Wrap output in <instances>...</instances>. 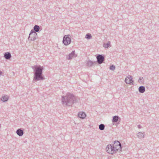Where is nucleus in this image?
<instances>
[{"label": "nucleus", "mask_w": 159, "mask_h": 159, "mask_svg": "<svg viewBox=\"0 0 159 159\" xmlns=\"http://www.w3.org/2000/svg\"><path fill=\"white\" fill-rule=\"evenodd\" d=\"M107 152L109 154H113L115 153V150L114 149V147L111 144H109L106 147Z\"/></svg>", "instance_id": "nucleus-5"}, {"label": "nucleus", "mask_w": 159, "mask_h": 159, "mask_svg": "<svg viewBox=\"0 0 159 159\" xmlns=\"http://www.w3.org/2000/svg\"><path fill=\"white\" fill-rule=\"evenodd\" d=\"M61 100L62 104L66 106H70L78 102L75 96L70 93H68L65 96H62Z\"/></svg>", "instance_id": "nucleus-2"}, {"label": "nucleus", "mask_w": 159, "mask_h": 159, "mask_svg": "<svg viewBox=\"0 0 159 159\" xmlns=\"http://www.w3.org/2000/svg\"><path fill=\"white\" fill-rule=\"evenodd\" d=\"M97 62L99 64L102 63L105 60V57L102 54H98L96 57Z\"/></svg>", "instance_id": "nucleus-6"}, {"label": "nucleus", "mask_w": 159, "mask_h": 159, "mask_svg": "<svg viewBox=\"0 0 159 159\" xmlns=\"http://www.w3.org/2000/svg\"><path fill=\"white\" fill-rule=\"evenodd\" d=\"M4 57L6 59L9 60L11 57V53L9 52H6L4 53Z\"/></svg>", "instance_id": "nucleus-10"}, {"label": "nucleus", "mask_w": 159, "mask_h": 159, "mask_svg": "<svg viewBox=\"0 0 159 159\" xmlns=\"http://www.w3.org/2000/svg\"><path fill=\"white\" fill-rule=\"evenodd\" d=\"M31 68L33 70L34 74L33 83L45 79V78L43 74L44 67L40 65H35L32 66Z\"/></svg>", "instance_id": "nucleus-1"}, {"label": "nucleus", "mask_w": 159, "mask_h": 159, "mask_svg": "<svg viewBox=\"0 0 159 159\" xmlns=\"http://www.w3.org/2000/svg\"><path fill=\"white\" fill-rule=\"evenodd\" d=\"M138 82L140 83H143L144 80L143 77H140L138 80Z\"/></svg>", "instance_id": "nucleus-23"}, {"label": "nucleus", "mask_w": 159, "mask_h": 159, "mask_svg": "<svg viewBox=\"0 0 159 159\" xmlns=\"http://www.w3.org/2000/svg\"><path fill=\"white\" fill-rule=\"evenodd\" d=\"M16 132L17 134L20 137L22 136L24 134L23 130L21 129H17Z\"/></svg>", "instance_id": "nucleus-11"}, {"label": "nucleus", "mask_w": 159, "mask_h": 159, "mask_svg": "<svg viewBox=\"0 0 159 159\" xmlns=\"http://www.w3.org/2000/svg\"><path fill=\"white\" fill-rule=\"evenodd\" d=\"M71 42V39L70 35H66L64 36L63 38V43L66 46L69 44Z\"/></svg>", "instance_id": "nucleus-3"}, {"label": "nucleus", "mask_w": 159, "mask_h": 159, "mask_svg": "<svg viewBox=\"0 0 159 159\" xmlns=\"http://www.w3.org/2000/svg\"><path fill=\"white\" fill-rule=\"evenodd\" d=\"M9 99V97L8 96L6 95L2 96L1 98V100L3 102H5L7 101Z\"/></svg>", "instance_id": "nucleus-15"}, {"label": "nucleus", "mask_w": 159, "mask_h": 159, "mask_svg": "<svg viewBox=\"0 0 159 159\" xmlns=\"http://www.w3.org/2000/svg\"><path fill=\"white\" fill-rule=\"evenodd\" d=\"M114 149L115 150V153L117 151L120 152L122 151V147H118L117 146L114 147Z\"/></svg>", "instance_id": "nucleus-19"}, {"label": "nucleus", "mask_w": 159, "mask_h": 159, "mask_svg": "<svg viewBox=\"0 0 159 159\" xmlns=\"http://www.w3.org/2000/svg\"><path fill=\"white\" fill-rule=\"evenodd\" d=\"M132 76L130 75H129L125 80V81L127 84H133L134 81L133 80Z\"/></svg>", "instance_id": "nucleus-7"}, {"label": "nucleus", "mask_w": 159, "mask_h": 159, "mask_svg": "<svg viewBox=\"0 0 159 159\" xmlns=\"http://www.w3.org/2000/svg\"><path fill=\"white\" fill-rule=\"evenodd\" d=\"M2 72L0 70V76L2 74Z\"/></svg>", "instance_id": "nucleus-26"}, {"label": "nucleus", "mask_w": 159, "mask_h": 159, "mask_svg": "<svg viewBox=\"0 0 159 159\" xmlns=\"http://www.w3.org/2000/svg\"><path fill=\"white\" fill-rule=\"evenodd\" d=\"M78 116L82 119H84L86 116V114L84 112H79L78 114Z\"/></svg>", "instance_id": "nucleus-12"}, {"label": "nucleus", "mask_w": 159, "mask_h": 159, "mask_svg": "<svg viewBox=\"0 0 159 159\" xmlns=\"http://www.w3.org/2000/svg\"><path fill=\"white\" fill-rule=\"evenodd\" d=\"M144 132H139L137 134V136L139 139H142L144 138Z\"/></svg>", "instance_id": "nucleus-17"}, {"label": "nucleus", "mask_w": 159, "mask_h": 159, "mask_svg": "<svg viewBox=\"0 0 159 159\" xmlns=\"http://www.w3.org/2000/svg\"><path fill=\"white\" fill-rule=\"evenodd\" d=\"M109 69L111 70H114L115 69V66L114 65H111L110 66Z\"/></svg>", "instance_id": "nucleus-24"}, {"label": "nucleus", "mask_w": 159, "mask_h": 159, "mask_svg": "<svg viewBox=\"0 0 159 159\" xmlns=\"http://www.w3.org/2000/svg\"><path fill=\"white\" fill-rule=\"evenodd\" d=\"M85 38L89 39H91L92 38V36L91 34L88 33L86 35Z\"/></svg>", "instance_id": "nucleus-22"}, {"label": "nucleus", "mask_w": 159, "mask_h": 159, "mask_svg": "<svg viewBox=\"0 0 159 159\" xmlns=\"http://www.w3.org/2000/svg\"><path fill=\"white\" fill-rule=\"evenodd\" d=\"M139 91L141 93H143L145 91V88L144 86H141L139 88Z\"/></svg>", "instance_id": "nucleus-18"}, {"label": "nucleus", "mask_w": 159, "mask_h": 159, "mask_svg": "<svg viewBox=\"0 0 159 159\" xmlns=\"http://www.w3.org/2000/svg\"><path fill=\"white\" fill-rule=\"evenodd\" d=\"M112 145L113 147L117 146L118 147H122L121 143L118 141H115Z\"/></svg>", "instance_id": "nucleus-16"}, {"label": "nucleus", "mask_w": 159, "mask_h": 159, "mask_svg": "<svg viewBox=\"0 0 159 159\" xmlns=\"http://www.w3.org/2000/svg\"><path fill=\"white\" fill-rule=\"evenodd\" d=\"M96 63V61H93L91 60H89L87 61L86 65L87 66L90 67L94 66Z\"/></svg>", "instance_id": "nucleus-9"}, {"label": "nucleus", "mask_w": 159, "mask_h": 159, "mask_svg": "<svg viewBox=\"0 0 159 159\" xmlns=\"http://www.w3.org/2000/svg\"><path fill=\"white\" fill-rule=\"evenodd\" d=\"M75 51H73L71 53L69 54L67 57L68 60H70L72 59L73 57H75Z\"/></svg>", "instance_id": "nucleus-14"}, {"label": "nucleus", "mask_w": 159, "mask_h": 159, "mask_svg": "<svg viewBox=\"0 0 159 159\" xmlns=\"http://www.w3.org/2000/svg\"><path fill=\"white\" fill-rule=\"evenodd\" d=\"M37 34L31 30L29 34L28 39L30 41H34L38 38Z\"/></svg>", "instance_id": "nucleus-4"}, {"label": "nucleus", "mask_w": 159, "mask_h": 159, "mask_svg": "<svg viewBox=\"0 0 159 159\" xmlns=\"http://www.w3.org/2000/svg\"><path fill=\"white\" fill-rule=\"evenodd\" d=\"M105 125L104 124H101L99 125V128L101 130H103L104 129Z\"/></svg>", "instance_id": "nucleus-20"}, {"label": "nucleus", "mask_w": 159, "mask_h": 159, "mask_svg": "<svg viewBox=\"0 0 159 159\" xmlns=\"http://www.w3.org/2000/svg\"><path fill=\"white\" fill-rule=\"evenodd\" d=\"M138 128H139V129H141L142 128V126L140 125H138Z\"/></svg>", "instance_id": "nucleus-25"}, {"label": "nucleus", "mask_w": 159, "mask_h": 159, "mask_svg": "<svg viewBox=\"0 0 159 159\" xmlns=\"http://www.w3.org/2000/svg\"><path fill=\"white\" fill-rule=\"evenodd\" d=\"M120 117L118 116H113L112 121L113 123H116L119 120H120Z\"/></svg>", "instance_id": "nucleus-13"}, {"label": "nucleus", "mask_w": 159, "mask_h": 159, "mask_svg": "<svg viewBox=\"0 0 159 159\" xmlns=\"http://www.w3.org/2000/svg\"><path fill=\"white\" fill-rule=\"evenodd\" d=\"M110 45V42L108 41L107 43L106 44L104 43L103 44V47L105 48H108Z\"/></svg>", "instance_id": "nucleus-21"}, {"label": "nucleus", "mask_w": 159, "mask_h": 159, "mask_svg": "<svg viewBox=\"0 0 159 159\" xmlns=\"http://www.w3.org/2000/svg\"><path fill=\"white\" fill-rule=\"evenodd\" d=\"M41 30V29L40 30L39 26L38 25H35L33 27V29L31 30L37 33V32H39Z\"/></svg>", "instance_id": "nucleus-8"}]
</instances>
